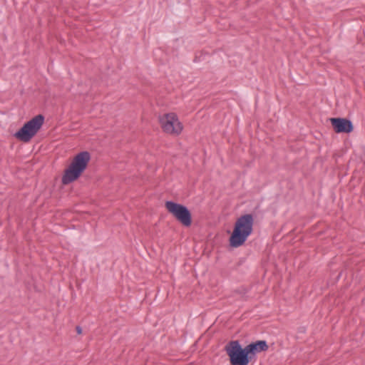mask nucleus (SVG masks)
Listing matches in <instances>:
<instances>
[{
    "mask_svg": "<svg viewBox=\"0 0 365 365\" xmlns=\"http://www.w3.org/2000/svg\"><path fill=\"white\" fill-rule=\"evenodd\" d=\"M254 217L252 214L241 215L234 225L233 231L229 238L232 247H239L244 245L248 237L252 233Z\"/></svg>",
    "mask_w": 365,
    "mask_h": 365,
    "instance_id": "nucleus-1",
    "label": "nucleus"
},
{
    "mask_svg": "<svg viewBox=\"0 0 365 365\" xmlns=\"http://www.w3.org/2000/svg\"><path fill=\"white\" fill-rule=\"evenodd\" d=\"M91 160L88 151H82L76 154L68 167L65 169L61 178L63 185H68L77 180L88 167Z\"/></svg>",
    "mask_w": 365,
    "mask_h": 365,
    "instance_id": "nucleus-2",
    "label": "nucleus"
},
{
    "mask_svg": "<svg viewBox=\"0 0 365 365\" xmlns=\"http://www.w3.org/2000/svg\"><path fill=\"white\" fill-rule=\"evenodd\" d=\"M224 350L229 356L231 365H248L252 361L247 347H242L238 340L227 342Z\"/></svg>",
    "mask_w": 365,
    "mask_h": 365,
    "instance_id": "nucleus-3",
    "label": "nucleus"
},
{
    "mask_svg": "<svg viewBox=\"0 0 365 365\" xmlns=\"http://www.w3.org/2000/svg\"><path fill=\"white\" fill-rule=\"evenodd\" d=\"M44 122V116L38 114L27 121L24 125L14 134V137L19 140L28 143L29 142L41 129Z\"/></svg>",
    "mask_w": 365,
    "mask_h": 365,
    "instance_id": "nucleus-4",
    "label": "nucleus"
},
{
    "mask_svg": "<svg viewBox=\"0 0 365 365\" xmlns=\"http://www.w3.org/2000/svg\"><path fill=\"white\" fill-rule=\"evenodd\" d=\"M165 207L168 212L184 227H188L192 225V214L185 205L173 201H166Z\"/></svg>",
    "mask_w": 365,
    "mask_h": 365,
    "instance_id": "nucleus-5",
    "label": "nucleus"
},
{
    "mask_svg": "<svg viewBox=\"0 0 365 365\" xmlns=\"http://www.w3.org/2000/svg\"><path fill=\"white\" fill-rule=\"evenodd\" d=\"M159 123L163 130L169 134L178 135L181 133L183 126L175 113H168L159 116Z\"/></svg>",
    "mask_w": 365,
    "mask_h": 365,
    "instance_id": "nucleus-6",
    "label": "nucleus"
},
{
    "mask_svg": "<svg viewBox=\"0 0 365 365\" xmlns=\"http://www.w3.org/2000/svg\"><path fill=\"white\" fill-rule=\"evenodd\" d=\"M333 129L336 133H350L354 130L352 122L344 118H329Z\"/></svg>",
    "mask_w": 365,
    "mask_h": 365,
    "instance_id": "nucleus-7",
    "label": "nucleus"
},
{
    "mask_svg": "<svg viewBox=\"0 0 365 365\" xmlns=\"http://www.w3.org/2000/svg\"><path fill=\"white\" fill-rule=\"evenodd\" d=\"M252 359H255L256 354L262 351H266L269 349V346L264 340H257L252 342L246 346Z\"/></svg>",
    "mask_w": 365,
    "mask_h": 365,
    "instance_id": "nucleus-8",
    "label": "nucleus"
},
{
    "mask_svg": "<svg viewBox=\"0 0 365 365\" xmlns=\"http://www.w3.org/2000/svg\"><path fill=\"white\" fill-rule=\"evenodd\" d=\"M76 330L78 334H81L82 333V328L80 326H77L76 327Z\"/></svg>",
    "mask_w": 365,
    "mask_h": 365,
    "instance_id": "nucleus-9",
    "label": "nucleus"
}]
</instances>
